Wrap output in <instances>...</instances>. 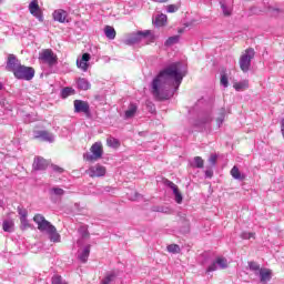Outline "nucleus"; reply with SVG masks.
<instances>
[{"mask_svg":"<svg viewBox=\"0 0 284 284\" xmlns=\"http://www.w3.org/2000/svg\"><path fill=\"white\" fill-rule=\"evenodd\" d=\"M187 74V69L181 62H173L160 71L151 83V93L158 101L170 99V88L175 87L179 90L183 78Z\"/></svg>","mask_w":284,"mask_h":284,"instance_id":"f257e3e1","label":"nucleus"},{"mask_svg":"<svg viewBox=\"0 0 284 284\" xmlns=\"http://www.w3.org/2000/svg\"><path fill=\"white\" fill-rule=\"evenodd\" d=\"M33 221L38 225L39 232L47 234L51 243H61V234L57 231V226L45 220V216L42 214H36L33 216Z\"/></svg>","mask_w":284,"mask_h":284,"instance_id":"f03ea898","label":"nucleus"},{"mask_svg":"<svg viewBox=\"0 0 284 284\" xmlns=\"http://www.w3.org/2000/svg\"><path fill=\"white\" fill-rule=\"evenodd\" d=\"M39 61L41 63H44L49 68H54L57 63H59V58L57 54H54V51L52 49H44L39 53Z\"/></svg>","mask_w":284,"mask_h":284,"instance_id":"7ed1b4c3","label":"nucleus"},{"mask_svg":"<svg viewBox=\"0 0 284 284\" xmlns=\"http://www.w3.org/2000/svg\"><path fill=\"white\" fill-rule=\"evenodd\" d=\"M13 75L21 81H32L34 79V68L20 64L14 70Z\"/></svg>","mask_w":284,"mask_h":284,"instance_id":"20e7f679","label":"nucleus"},{"mask_svg":"<svg viewBox=\"0 0 284 284\" xmlns=\"http://www.w3.org/2000/svg\"><path fill=\"white\" fill-rule=\"evenodd\" d=\"M91 153H84V161H89L90 163H94V161H99L103 156V144L101 142H95L92 144L90 149Z\"/></svg>","mask_w":284,"mask_h":284,"instance_id":"39448f33","label":"nucleus"},{"mask_svg":"<svg viewBox=\"0 0 284 284\" xmlns=\"http://www.w3.org/2000/svg\"><path fill=\"white\" fill-rule=\"evenodd\" d=\"M254 49L248 48L245 50V53L240 58V68L242 72H250V68L252 67V59H254Z\"/></svg>","mask_w":284,"mask_h":284,"instance_id":"423d86ee","label":"nucleus"},{"mask_svg":"<svg viewBox=\"0 0 284 284\" xmlns=\"http://www.w3.org/2000/svg\"><path fill=\"white\" fill-rule=\"evenodd\" d=\"M73 105L77 114H81L82 112L85 116H90V103L83 100H74Z\"/></svg>","mask_w":284,"mask_h":284,"instance_id":"0eeeda50","label":"nucleus"},{"mask_svg":"<svg viewBox=\"0 0 284 284\" xmlns=\"http://www.w3.org/2000/svg\"><path fill=\"white\" fill-rule=\"evenodd\" d=\"M29 12L32 17H36L38 21H43V13L41 12V8H39V0H32L29 4Z\"/></svg>","mask_w":284,"mask_h":284,"instance_id":"6e6552de","label":"nucleus"},{"mask_svg":"<svg viewBox=\"0 0 284 284\" xmlns=\"http://www.w3.org/2000/svg\"><path fill=\"white\" fill-rule=\"evenodd\" d=\"M150 36V31H140L138 33H134L130 38H128L124 43L126 45H135V43H139L141 39H145V37Z\"/></svg>","mask_w":284,"mask_h":284,"instance_id":"1a4fd4ad","label":"nucleus"},{"mask_svg":"<svg viewBox=\"0 0 284 284\" xmlns=\"http://www.w3.org/2000/svg\"><path fill=\"white\" fill-rule=\"evenodd\" d=\"M88 174H89V176H91V179L105 176V166H103L101 164H95V165L89 168Z\"/></svg>","mask_w":284,"mask_h":284,"instance_id":"9d476101","label":"nucleus"},{"mask_svg":"<svg viewBox=\"0 0 284 284\" xmlns=\"http://www.w3.org/2000/svg\"><path fill=\"white\" fill-rule=\"evenodd\" d=\"M210 123H212V115L209 113H205V114L201 115L197 120H195L193 125L195 128H199V130H204V128L206 125H210Z\"/></svg>","mask_w":284,"mask_h":284,"instance_id":"9b49d317","label":"nucleus"},{"mask_svg":"<svg viewBox=\"0 0 284 284\" xmlns=\"http://www.w3.org/2000/svg\"><path fill=\"white\" fill-rule=\"evenodd\" d=\"M90 53H83L81 58L77 59V65L82 72H88V68L90 67Z\"/></svg>","mask_w":284,"mask_h":284,"instance_id":"f8f14e48","label":"nucleus"},{"mask_svg":"<svg viewBox=\"0 0 284 284\" xmlns=\"http://www.w3.org/2000/svg\"><path fill=\"white\" fill-rule=\"evenodd\" d=\"M19 65H21V61H19V59H17V55L9 54L6 69L9 72H14L19 68Z\"/></svg>","mask_w":284,"mask_h":284,"instance_id":"ddd939ff","label":"nucleus"},{"mask_svg":"<svg viewBox=\"0 0 284 284\" xmlns=\"http://www.w3.org/2000/svg\"><path fill=\"white\" fill-rule=\"evenodd\" d=\"M165 185L170 187L175 196V202L179 204L183 203V195L181 194V191H179V186L174 184V182L166 180Z\"/></svg>","mask_w":284,"mask_h":284,"instance_id":"4468645a","label":"nucleus"},{"mask_svg":"<svg viewBox=\"0 0 284 284\" xmlns=\"http://www.w3.org/2000/svg\"><path fill=\"white\" fill-rule=\"evenodd\" d=\"M63 194H65V191L59 186H53V187L49 189V196H50L51 201H53V202L59 201V199H61V196H63Z\"/></svg>","mask_w":284,"mask_h":284,"instance_id":"2eb2a0df","label":"nucleus"},{"mask_svg":"<svg viewBox=\"0 0 284 284\" xmlns=\"http://www.w3.org/2000/svg\"><path fill=\"white\" fill-rule=\"evenodd\" d=\"M36 171H43L48 169V160L42 156H36L32 165Z\"/></svg>","mask_w":284,"mask_h":284,"instance_id":"dca6fc26","label":"nucleus"},{"mask_svg":"<svg viewBox=\"0 0 284 284\" xmlns=\"http://www.w3.org/2000/svg\"><path fill=\"white\" fill-rule=\"evenodd\" d=\"M36 139H41V141H47L48 143H54V134L48 131H38L36 133Z\"/></svg>","mask_w":284,"mask_h":284,"instance_id":"f3484780","label":"nucleus"},{"mask_svg":"<svg viewBox=\"0 0 284 284\" xmlns=\"http://www.w3.org/2000/svg\"><path fill=\"white\" fill-rule=\"evenodd\" d=\"M68 18V12L65 10L59 9L53 12L54 21H59V23H65V19Z\"/></svg>","mask_w":284,"mask_h":284,"instance_id":"a211bd4d","label":"nucleus"},{"mask_svg":"<svg viewBox=\"0 0 284 284\" xmlns=\"http://www.w3.org/2000/svg\"><path fill=\"white\" fill-rule=\"evenodd\" d=\"M257 274L260 276L261 283H267V281L272 280V271L267 268H261Z\"/></svg>","mask_w":284,"mask_h":284,"instance_id":"6ab92c4d","label":"nucleus"},{"mask_svg":"<svg viewBox=\"0 0 284 284\" xmlns=\"http://www.w3.org/2000/svg\"><path fill=\"white\" fill-rule=\"evenodd\" d=\"M77 85L79 90H90V88H92V84H90V81H88V79L85 78H79L77 80Z\"/></svg>","mask_w":284,"mask_h":284,"instance_id":"aec40b11","label":"nucleus"},{"mask_svg":"<svg viewBox=\"0 0 284 284\" xmlns=\"http://www.w3.org/2000/svg\"><path fill=\"white\" fill-rule=\"evenodd\" d=\"M234 90H236V92H243V90H247V88H250V81L247 80H243L240 82H235L233 84Z\"/></svg>","mask_w":284,"mask_h":284,"instance_id":"412c9836","label":"nucleus"},{"mask_svg":"<svg viewBox=\"0 0 284 284\" xmlns=\"http://www.w3.org/2000/svg\"><path fill=\"white\" fill-rule=\"evenodd\" d=\"M231 176L236 181H245V175L241 173L239 166H233L231 170Z\"/></svg>","mask_w":284,"mask_h":284,"instance_id":"4be33fe9","label":"nucleus"},{"mask_svg":"<svg viewBox=\"0 0 284 284\" xmlns=\"http://www.w3.org/2000/svg\"><path fill=\"white\" fill-rule=\"evenodd\" d=\"M2 230L8 233L14 232V222L12 220H4L2 222Z\"/></svg>","mask_w":284,"mask_h":284,"instance_id":"5701e85b","label":"nucleus"},{"mask_svg":"<svg viewBox=\"0 0 284 284\" xmlns=\"http://www.w3.org/2000/svg\"><path fill=\"white\" fill-rule=\"evenodd\" d=\"M220 6H221V10L223 12V17H232V11H233L232 4H227L225 2H220Z\"/></svg>","mask_w":284,"mask_h":284,"instance_id":"b1692460","label":"nucleus"},{"mask_svg":"<svg viewBox=\"0 0 284 284\" xmlns=\"http://www.w3.org/2000/svg\"><path fill=\"white\" fill-rule=\"evenodd\" d=\"M104 34L106 39H110L113 41V39H116V30H114V27L106 26L104 28Z\"/></svg>","mask_w":284,"mask_h":284,"instance_id":"393cba45","label":"nucleus"},{"mask_svg":"<svg viewBox=\"0 0 284 284\" xmlns=\"http://www.w3.org/2000/svg\"><path fill=\"white\" fill-rule=\"evenodd\" d=\"M155 26H158V28H163V26H165V23H168V16L166 14H159L156 18H155V21H154Z\"/></svg>","mask_w":284,"mask_h":284,"instance_id":"a878e982","label":"nucleus"},{"mask_svg":"<svg viewBox=\"0 0 284 284\" xmlns=\"http://www.w3.org/2000/svg\"><path fill=\"white\" fill-rule=\"evenodd\" d=\"M74 94H77V91L74 89H72V87H67L61 90L62 99H68V97H72Z\"/></svg>","mask_w":284,"mask_h":284,"instance_id":"bb28decb","label":"nucleus"},{"mask_svg":"<svg viewBox=\"0 0 284 284\" xmlns=\"http://www.w3.org/2000/svg\"><path fill=\"white\" fill-rule=\"evenodd\" d=\"M90 256V245L85 246L82 252L79 254V258L81 263H88V258Z\"/></svg>","mask_w":284,"mask_h":284,"instance_id":"cd10ccee","label":"nucleus"},{"mask_svg":"<svg viewBox=\"0 0 284 284\" xmlns=\"http://www.w3.org/2000/svg\"><path fill=\"white\" fill-rule=\"evenodd\" d=\"M116 281V273H108L104 278L101 281V284H112Z\"/></svg>","mask_w":284,"mask_h":284,"instance_id":"c85d7f7f","label":"nucleus"},{"mask_svg":"<svg viewBox=\"0 0 284 284\" xmlns=\"http://www.w3.org/2000/svg\"><path fill=\"white\" fill-rule=\"evenodd\" d=\"M136 110H138L136 104L131 103L124 113L125 119H132V116L136 114Z\"/></svg>","mask_w":284,"mask_h":284,"instance_id":"c756f323","label":"nucleus"},{"mask_svg":"<svg viewBox=\"0 0 284 284\" xmlns=\"http://www.w3.org/2000/svg\"><path fill=\"white\" fill-rule=\"evenodd\" d=\"M217 114L219 115L216 118V123L217 126L221 128V125H223V122L225 121V108L220 109Z\"/></svg>","mask_w":284,"mask_h":284,"instance_id":"7c9ffc66","label":"nucleus"},{"mask_svg":"<svg viewBox=\"0 0 284 284\" xmlns=\"http://www.w3.org/2000/svg\"><path fill=\"white\" fill-rule=\"evenodd\" d=\"M106 145H109V148H119L121 143L119 142L118 139L109 136L106 139Z\"/></svg>","mask_w":284,"mask_h":284,"instance_id":"2f4dec72","label":"nucleus"},{"mask_svg":"<svg viewBox=\"0 0 284 284\" xmlns=\"http://www.w3.org/2000/svg\"><path fill=\"white\" fill-rule=\"evenodd\" d=\"M191 165L192 168L203 169V165H204L203 158L195 156Z\"/></svg>","mask_w":284,"mask_h":284,"instance_id":"473e14b6","label":"nucleus"},{"mask_svg":"<svg viewBox=\"0 0 284 284\" xmlns=\"http://www.w3.org/2000/svg\"><path fill=\"white\" fill-rule=\"evenodd\" d=\"M168 252H170L171 254H179V252H181V246H179L178 244H170L166 247Z\"/></svg>","mask_w":284,"mask_h":284,"instance_id":"72a5a7b5","label":"nucleus"},{"mask_svg":"<svg viewBox=\"0 0 284 284\" xmlns=\"http://www.w3.org/2000/svg\"><path fill=\"white\" fill-rule=\"evenodd\" d=\"M248 267L251 272H255V274H258L261 272V265L256 262H248Z\"/></svg>","mask_w":284,"mask_h":284,"instance_id":"f704fd0d","label":"nucleus"},{"mask_svg":"<svg viewBox=\"0 0 284 284\" xmlns=\"http://www.w3.org/2000/svg\"><path fill=\"white\" fill-rule=\"evenodd\" d=\"M153 212H161L162 214H170V207L168 206H153Z\"/></svg>","mask_w":284,"mask_h":284,"instance_id":"c9c22d12","label":"nucleus"},{"mask_svg":"<svg viewBox=\"0 0 284 284\" xmlns=\"http://www.w3.org/2000/svg\"><path fill=\"white\" fill-rule=\"evenodd\" d=\"M215 262L221 270H225L227 267V260H225V257H217Z\"/></svg>","mask_w":284,"mask_h":284,"instance_id":"e433bc0d","label":"nucleus"},{"mask_svg":"<svg viewBox=\"0 0 284 284\" xmlns=\"http://www.w3.org/2000/svg\"><path fill=\"white\" fill-rule=\"evenodd\" d=\"M78 232L82 236V239H88L90 236V233L88 232V227L85 226H80Z\"/></svg>","mask_w":284,"mask_h":284,"instance_id":"4c0bfd02","label":"nucleus"},{"mask_svg":"<svg viewBox=\"0 0 284 284\" xmlns=\"http://www.w3.org/2000/svg\"><path fill=\"white\" fill-rule=\"evenodd\" d=\"M174 43H179V36L170 37V38L165 41V45H174Z\"/></svg>","mask_w":284,"mask_h":284,"instance_id":"58836bf2","label":"nucleus"},{"mask_svg":"<svg viewBox=\"0 0 284 284\" xmlns=\"http://www.w3.org/2000/svg\"><path fill=\"white\" fill-rule=\"evenodd\" d=\"M221 85H223V88H227L230 85V82L227 80V74L225 73L221 74Z\"/></svg>","mask_w":284,"mask_h":284,"instance_id":"ea45409f","label":"nucleus"},{"mask_svg":"<svg viewBox=\"0 0 284 284\" xmlns=\"http://www.w3.org/2000/svg\"><path fill=\"white\" fill-rule=\"evenodd\" d=\"M18 214L20 215V220L28 219V211L21 206H18Z\"/></svg>","mask_w":284,"mask_h":284,"instance_id":"a19ab883","label":"nucleus"},{"mask_svg":"<svg viewBox=\"0 0 284 284\" xmlns=\"http://www.w3.org/2000/svg\"><path fill=\"white\" fill-rule=\"evenodd\" d=\"M21 223V230H28L30 227V222L28 221V217L20 219Z\"/></svg>","mask_w":284,"mask_h":284,"instance_id":"79ce46f5","label":"nucleus"},{"mask_svg":"<svg viewBox=\"0 0 284 284\" xmlns=\"http://www.w3.org/2000/svg\"><path fill=\"white\" fill-rule=\"evenodd\" d=\"M219 270V264L216 262H213L207 268L206 273L209 274L210 272H216Z\"/></svg>","mask_w":284,"mask_h":284,"instance_id":"37998d69","label":"nucleus"},{"mask_svg":"<svg viewBox=\"0 0 284 284\" xmlns=\"http://www.w3.org/2000/svg\"><path fill=\"white\" fill-rule=\"evenodd\" d=\"M178 10H179V7L176 4L166 6V12H169V13L176 12Z\"/></svg>","mask_w":284,"mask_h":284,"instance_id":"c03bdc74","label":"nucleus"},{"mask_svg":"<svg viewBox=\"0 0 284 284\" xmlns=\"http://www.w3.org/2000/svg\"><path fill=\"white\" fill-rule=\"evenodd\" d=\"M241 239H244L245 241L250 240V239H254V233H247V232H243L241 234Z\"/></svg>","mask_w":284,"mask_h":284,"instance_id":"a18cd8bd","label":"nucleus"},{"mask_svg":"<svg viewBox=\"0 0 284 284\" xmlns=\"http://www.w3.org/2000/svg\"><path fill=\"white\" fill-rule=\"evenodd\" d=\"M52 170H53V172H57L58 174H63V172H65V170H63V168H61L59 165H52Z\"/></svg>","mask_w":284,"mask_h":284,"instance_id":"49530a36","label":"nucleus"},{"mask_svg":"<svg viewBox=\"0 0 284 284\" xmlns=\"http://www.w3.org/2000/svg\"><path fill=\"white\" fill-rule=\"evenodd\" d=\"M216 160H217L216 154H212L209 159V162L211 163V165H216Z\"/></svg>","mask_w":284,"mask_h":284,"instance_id":"de8ad7c7","label":"nucleus"},{"mask_svg":"<svg viewBox=\"0 0 284 284\" xmlns=\"http://www.w3.org/2000/svg\"><path fill=\"white\" fill-rule=\"evenodd\" d=\"M212 176H214V171H212V169H209L205 171V178L206 179H212Z\"/></svg>","mask_w":284,"mask_h":284,"instance_id":"09e8293b","label":"nucleus"},{"mask_svg":"<svg viewBox=\"0 0 284 284\" xmlns=\"http://www.w3.org/2000/svg\"><path fill=\"white\" fill-rule=\"evenodd\" d=\"M154 1V3H168L169 0H151Z\"/></svg>","mask_w":284,"mask_h":284,"instance_id":"8fccbe9b","label":"nucleus"},{"mask_svg":"<svg viewBox=\"0 0 284 284\" xmlns=\"http://www.w3.org/2000/svg\"><path fill=\"white\" fill-rule=\"evenodd\" d=\"M0 207H3V201L0 200Z\"/></svg>","mask_w":284,"mask_h":284,"instance_id":"3c124183","label":"nucleus"},{"mask_svg":"<svg viewBox=\"0 0 284 284\" xmlns=\"http://www.w3.org/2000/svg\"><path fill=\"white\" fill-rule=\"evenodd\" d=\"M0 90H3V84L0 82Z\"/></svg>","mask_w":284,"mask_h":284,"instance_id":"603ef678","label":"nucleus"},{"mask_svg":"<svg viewBox=\"0 0 284 284\" xmlns=\"http://www.w3.org/2000/svg\"><path fill=\"white\" fill-rule=\"evenodd\" d=\"M105 192H110L109 187H105Z\"/></svg>","mask_w":284,"mask_h":284,"instance_id":"864d4df0","label":"nucleus"},{"mask_svg":"<svg viewBox=\"0 0 284 284\" xmlns=\"http://www.w3.org/2000/svg\"><path fill=\"white\" fill-rule=\"evenodd\" d=\"M179 32H180V33L183 32V29H180Z\"/></svg>","mask_w":284,"mask_h":284,"instance_id":"5fc2aeb1","label":"nucleus"}]
</instances>
